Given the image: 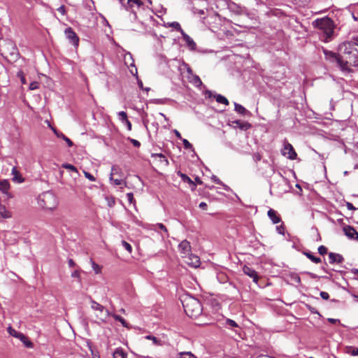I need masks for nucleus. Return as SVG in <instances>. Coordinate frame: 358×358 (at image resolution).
<instances>
[{
	"label": "nucleus",
	"instance_id": "obj_1",
	"mask_svg": "<svg viewBox=\"0 0 358 358\" xmlns=\"http://www.w3.org/2000/svg\"><path fill=\"white\" fill-rule=\"evenodd\" d=\"M315 29H318L319 38L324 43L331 42L336 37V24L332 18L325 16L312 22Z\"/></svg>",
	"mask_w": 358,
	"mask_h": 358
},
{
	"label": "nucleus",
	"instance_id": "obj_2",
	"mask_svg": "<svg viewBox=\"0 0 358 358\" xmlns=\"http://www.w3.org/2000/svg\"><path fill=\"white\" fill-rule=\"evenodd\" d=\"M325 59L335 69H338L344 76L354 72L352 64L348 59L341 55V53L322 48Z\"/></svg>",
	"mask_w": 358,
	"mask_h": 358
},
{
	"label": "nucleus",
	"instance_id": "obj_3",
	"mask_svg": "<svg viewBox=\"0 0 358 358\" xmlns=\"http://www.w3.org/2000/svg\"><path fill=\"white\" fill-rule=\"evenodd\" d=\"M181 301L184 310L189 317H196L201 313V303L194 296L187 295Z\"/></svg>",
	"mask_w": 358,
	"mask_h": 358
},
{
	"label": "nucleus",
	"instance_id": "obj_4",
	"mask_svg": "<svg viewBox=\"0 0 358 358\" xmlns=\"http://www.w3.org/2000/svg\"><path fill=\"white\" fill-rule=\"evenodd\" d=\"M337 52L345 57L348 61L354 63L357 62L358 59V47H356L353 41H344L340 43L337 47Z\"/></svg>",
	"mask_w": 358,
	"mask_h": 358
},
{
	"label": "nucleus",
	"instance_id": "obj_5",
	"mask_svg": "<svg viewBox=\"0 0 358 358\" xmlns=\"http://www.w3.org/2000/svg\"><path fill=\"white\" fill-rule=\"evenodd\" d=\"M37 202L41 208L50 210L56 208L59 203L57 196L52 191H46L39 194Z\"/></svg>",
	"mask_w": 358,
	"mask_h": 358
},
{
	"label": "nucleus",
	"instance_id": "obj_6",
	"mask_svg": "<svg viewBox=\"0 0 358 358\" xmlns=\"http://www.w3.org/2000/svg\"><path fill=\"white\" fill-rule=\"evenodd\" d=\"M7 331L10 336L18 338L26 348H34V343L23 333L16 331L11 326L7 328Z\"/></svg>",
	"mask_w": 358,
	"mask_h": 358
},
{
	"label": "nucleus",
	"instance_id": "obj_7",
	"mask_svg": "<svg viewBox=\"0 0 358 358\" xmlns=\"http://www.w3.org/2000/svg\"><path fill=\"white\" fill-rule=\"evenodd\" d=\"M281 154L291 160H294L297 158V153L296 152L294 147L287 141L284 142Z\"/></svg>",
	"mask_w": 358,
	"mask_h": 358
},
{
	"label": "nucleus",
	"instance_id": "obj_8",
	"mask_svg": "<svg viewBox=\"0 0 358 358\" xmlns=\"http://www.w3.org/2000/svg\"><path fill=\"white\" fill-rule=\"evenodd\" d=\"M64 34L69 43L75 48H77L79 45V37L73 28L67 27L64 31Z\"/></svg>",
	"mask_w": 358,
	"mask_h": 358
},
{
	"label": "nucleus",
	"instance_id": "obj_9",
	"mask_svg": "<svg viewBox=\"0 0 358 358\" xmlns=\"http://www.w3.org/2000/svg\"><path fill=\"white\" fill-rule=\"evenodd\" d=\"M243 272L244 274L251 278L255 283H258L259 276L258 273L253 268L244 265L243 267Z\"/></svg>",
	"mask_w": 358,
	"mask_h": 358
},
{
	"label": "nucleus",
	"instance_id": "obj_10",
	"mask_svg": "<svg viewBox=\"0 0 358 358\" xmlns=\"http://www.w3.org/2000/svg\"><path fill=\"white\" fill-rule=\"evenodd\" d=\"M206 95L208 98H211L212 96H213L215 99L216 101L219 103H222L225 106H228L229 104V101H228V99L224 96L220 94H215L213 95L212 91L207 90L206 91Z\"/></svg>",
	"mask_w": 358,
	"mask_h": 358
},
{
	"label": "nucleus",
	"instance_id": "obj_11",
	"mask_svg": "<svg viewBox=\"0 0 358 358\" xmlns=\"http://www.w3.org/2000/svg\"><path fill=\"white\" fill-rule=\"evenodd\" d=\"M343 231L348 238L358 241V232L353 227L346 225L343 227Z\"/></svg>",
	"mask_w": 358,
	"mask_h": 358
},
{
	"label": "nucleus",
	"instance_id": "obj_12",
	"mask_svg": "<svg viewBox=\"0 0 358 358\" xmlns=\"http://www.w3.org/2000/svg\"><path fill=\"white\" fill-rule=\"evenodd\" d=\"M182 39L185 41L186 45L189 50L194 51L196 48V44L194 41L185 31L181 34Z\"/></svg>",
	"mask_w": 358,
	"mask_h": 358
},
{
	"label": "nucleus",
	"instance_id": "obj_13",
	"mask_svg": "<svg viewBox=\"0 0 358 358\" xmlns=\"http://www.w3.org/2000/svg\"><path fill=\"white\" fill-rule=\"evenodd\" d=\"M329 259V264H341L344 261L343 257L336 252H330L328 253Z\"/></svg>",
	"mask_w": 358,
	"mask_h": 358
},
{
	"label": "nucleus",
	"instance_id": "obj_14",
	"mask_svg": "<svg viewBox=\"0 0 358 358\" xmlns=\"http://www.w3.org/2000/svg\"><path fill=\"white\" fill-rule=\"evenodd\" d=\"M234 110L244 116V117H250L252 115V113L250 111H249L248 110H247L243 106H242L241 104L240 103H238L236 102H234Z\"/></svg>",
	"mask_w": 358,
	"mask_h": 358
},
{
	"label": "nucleus",
	"instance_id": "obj_15",
	"mask_svg": "<svg viewBox=\"0 0 358 358\" xmlns=\"http://www.w3.org/2000/svg\"><path fill=\"white\" fill-rule=\"evenodd\" d=\"M52 130L53 133L55 134V136L57 137L60 138L62 140H64L66 143L67 145L69 148H71L73 146V145H74L73 142L69 137L65 136L62 132L58 131L57 129H55L54 127H52Z\"/></svg>",
	"mask_w": 358,
	"mask_h": 358
},
{
	"label": "nucleus",
	"instance_id": "obj_16",
	"mask_svg": "<svg viewBox=\"0 0 358 358\" xmlns=\"http://www.w3.org/2000/svg\"><path fill=\"white\" fill-rule=\"evenodd\" d=\"M267 215L273 224H278L281 222L280 216L274 209L270 208L267 212Z\"/></svg>",
	"mask_w": 358,
	"mask_h": 358
},
{
	"label": "nucleus",
	"instance_id": "obj_17",
	"mask_svg": "<svg viewBox=\"0 0 358 358\" xmlns=\"http://www.w3.org/2000/svg\"><path fill=\"white\" fill-rule=\"evenodd\" d=\"M177 175L181 178L182 181L189 184L192 189L196 188V183L185 173H182L180 171L177 172Z\"/></svg>",
	"mask_w": 358,
	"mask_h": 358
},
{
	"label": "nucleus",
	"instance_id": "obj_18",
	"mask_svg": "<svg viewBox=\"0 0 358 358\" xmlns=\"http://www.w3.org/2000/svg\"><path fill=\"white\" fill-rule=\"evenodd\" d=\"M11 173L13 175V180L16 183H22L24 182V178L22 174L17 171L15 166L13 167Z\"/></svg>",
	"mask_w": 358,
	"mask_h": 358
},
{
	"label": "nucleus",
	"instance_id": "obj_19",
	"mask_svg": "<svg viewBox=\"0 0 358 358\" xmlns=\"http://www.w3.org/2000/svg\"><path fill=\"white\" fill-rule=\"evenodd\" d=\"M178 248L181 253L187 255L191 250L190 243L187 240H184L180 243Z\"/></svg>",
	"mask_w": 358,
	"mask_h": 358
},
{
	"label": "nucleus",
	"instance_id": "obj_20",
	"mask_svg": "<svg viewBox=\"0 0 358 358\" xmlns=\"http://www.w3.org/2000/svg\"><path fill=\"white\" fill-rule=\"evenodd\" d=\"M189 82L196 87L201 88L203 84L199 76L194 74L192 76H187Z\"/></svg>",
	"mask_w": 358,
	"mask_h": 358
},
{
	"label": "nucleus",
	"instance_id": "obj_21",
	"mask_svg": "<svg viewBox=\"0 0 358 358\" xmlns=\"http://www.w3.org/2000/svg\"><path fill=\"white\" fill-rule=\"evenodd\" d=\"M124 60L126 65L135 68L136 74H137V69L134 64L133 55L129 52L125 53Z\"/></svg>",
	"mask_w": 358,
	"mask_h": 358
},
{
	"label": "nucleus",
	"instance_id": "obj_22",
	"mask_svg": "<svg viewBox=\"0 0 358 358\" xmlns=\"http://www.w3.org/2000/svg\"><path fill=\"white\" fill-rule=\"evenodd\" d=\"M150 103L155 104H167V103H176V101L169 98L163 99H152L149 101Z\"/></svg>",
	"mask_w": 358,
	"mask_h": 358
},
{
	"label": "nucleus",
	"instance_id": "obj_23",
	"mask_svg": "<svg viewBox=\"0 0 358 358\" xmlns=\"http://www.w3.org/2000/svg\"><path fill=\"white\" fill-rule=\"evenodd\" d=\"M233 124H235L236 127L243 131H246L251 127V124L248 122H243L241 120H236L232 122Z\"/></svg>",
	"mask_w": 358,
	"mask_h": 358
},
{
	"label": "nucleus",
	"instance_id": "obj_24",
	"mask_svg": "<svg viewBox=\"0 0 358 358\" xmlns=\"http://www.w3.org/2000/svg\"><path fill=\"white\" fill-rule=\"evenodd\" d=\"M303 254L309 259L312 262L315 264H319L322 262L321 259L318 257H316L314 255V254L309 251V250H305L303 252Z\"/></svg>",
	"mask_w": 358,
	"mask_h": 358
},
{
	"label": "nucleus",
	"instance_id": "obj_25",
	"mask_svg": "<svg viewBox=\"0 0 358 358\" xmlns=\"http://www.w3.org/2000/svg\"><path fill=\"white\" fill-rule=\"evenodd\" d=\"M10 188V183L8 180L3 179L0 180V191L4 194H8V189Z\"/></svg>",
	"mask_w": 358,
	"mask_h": 358
},
{
	"label": "nucleus",
	"instance_id": "obj_26",
	"mask_svg": "<svg viewBox=\"0 0 358 358\" xmlns=\"http://www.w3.org/2000/svg\"><path fill=\"white\" fill-rule=\"evenodd\" d=\"M223 325L224 327H226L229 329H231V330H233L234 328L239 327L238 323L236 321H234L231 319H229V318H227L224 320Z\"/></svg>",
	"mask_w": 358,
	"mask_h": 358
},
{
	"label": "nucleus",
	"instance_id": "obj_27",
	"mask_svg": "<svg viewBox=\"0 0 358 358\" xmlns=\"http://www.w3.org/2000/svg\"><path fill=\"white\" fill-rule=\"evenodd\" d=\"M189 259L190 260L189 262H188V264L190 265L192 267L197 268L200 265V259L198 256L191 254Z\"/></svg>",
	"mask_w": 358,
	"mask_h": 358
},
{
	"label": "nucleus",
	"instance_id": "obj_28",
	"mask_svg": "<svg viewBox=\"0 0 358 358\" xmlns=\"http://www.w3.org/2000/svg\"><path fill=\"white\" fill-rule=\"evenodd\" d=\"M90 300L92 303L91 308L94 310H99L102 312L104 310V306L96 302L91 296H90Z\"/></svg>",
	"mask_w": 358,
	"mask_h": 358
},
{
	"label": "nucleus",
	"instance_id": "obj_29",
	"mask_svg": "<svg viewBox=\"0 0 358 358\" xmlns=\"http://www.w3.org/2000/svg\"><path fill=\"white\" fill-rule=\"evenodd\" d=\"M165 26L168 27H172L175 30L179 31L180 34L184 32V30L181 28V26H180V23L178 22L175 21V22H168L166 24V25H165Z\"/></svg>",
	"mask_w": 358,
	"mask_h": 358
},
{
	"label": "nucleus",
	"instance_id": "obj_30",
	"mask_svg": "<svg viewBox=\"0 0 358 358\" xmlns=\"http://www.w3.org/2000/svg\"><path fill=\"white\" fill-rule=\"evenodd\" d=\"M113 356V358H127V353L122 348H117Z\"/></svg>",
	"mask_w": 358,
	"mask_h": 358
},
{
	"label": "nucleus",
	"instance_id": "obj_31",
	"mask_svg": "<svg viewBox=\"0 0 358 358\" xmlns=\"http://www.w3.org/2000/svg\"><path fill=\"white\" fill-rule=\"evenodd\" d=\"M345 353L351 356H358V348L355 346H347L345 348Z\"/></svg>",
	"mask_w": 358,
	"mask_h": 358
},
{
	"label": "nucleus",
	"instance_id": "obj_32",
	"mask_svg": "<svg viewBox=\"0 0 358 358\" xmlns=\"http://www.w3.org/2000/svg\"><path fill=\"white\" fill-rule=\"evenodd\" d=\"M0 216L2 218L8 219L11 217V213L6 210L5 206H0Z\"/></svg>",
	"mask_w": 358,
	"mask_h": 358
},
{
	"label": "nucleus",
	"instance_id": "obj_33",
	"mask_svg": "<svg viewBox=\"0 0 358 358\" xmlns=\"http://www.w3.org/2000/svg\"><path fill=\"white\" fill-rule=\"evenodd\" d=\"M113 317L115 321L120 322L124 327L127 328L129 327L127 322L121 315L114 314L113 315Z\"/></svg>",
	"mask_w": 358,
	"mask_h": 358
},
{
	"label": "nucleus",
	"instance_id": "obj_34",
	"mask_svg": "<svg viewBox=\"0 0 358 358\" xmlns=\"http://www.w3.org/2000/svg\"><path fill=\"white\" fill-rule=\"evenodd\" d=\"M117 169V166L116 165H113L111 168V171L112 173H110V180H113V182L115 185H120L122 183V179H115L113 180V178H112V176H113V173L114 172H116Z\"/></svg>",
	"mask_w": 358,
	"mask_h": 358
},
{
	"label": "nucleus",
	"instance_id": "obj_35",
	"mask_svg": "<svg viewBox=\"0 0 358 358\" xmlns=\"http://www.w3.org/2000/svg\"><path fill=\"white\" fill-rule=\"evenodd\" d=\"M181 140L182 141L184 148L185 150H191L194 152V154L196 155L194 149L192 145L189 142V141L185 138H182Z\"/></svg>",
	"mask_w": 358,
	"mask_h": 358
},
{
	"label": "nucleus",
	"instance_id": "obj_36",
	"mask_svg": "<svg viewBox=\"0 0 358 358\" xmlns=\"http://www.w3.org/2000/svg\"><path fill=\"white\" fill-rule=\"evenodd\" d=\"M152 157H159L160 158L161 162H165L166 165H169V161L165 157V155L162 153H152Z\"/></svg>",
	"mask_w": 358,
	"mask_h": 358
},
{
	"label": "nucleus",
	"instance_id": "obj_37",
	"mask_svg": "<svg viewBox=\"0 0 358 358\" xmlns=\"http://www.w3.org/2000/svg\"><path fill=\"white\" fill-rule=\"evenodd\" d=\"M62 167H63L64 169H67V170H69V171H72V172H76V173H77V172H78L77 168H76L74 165H73V164H69V163H64V164H62Z\"/></svg>",
	"mask_w": 358,
	"mask_h": 358
},
{
	"label": "nucleus",
	"instance_id": "obj_38",
	"mask_svg": "<svg viewBox=\"0 0 358 358\" xmlns=\"http://www.w3.org/2000/svg\"><path fill=\"white\" fill-rule=\"evenodd\" d=\"M145 338L148 340H151V341L153 342V343L156 345H159L161 344V341L158 338L152 336V335H147L145 336Z\"/></svg>",
	"mask_w": 358,
	"mask_h": 358
},
{
	"label": "nucleus",
	"instance_id": "obj_39",
	"mask_svg": "<svg viewBox=\"0 0 358 358\" xmlns=\"http://www.w3.org/2000/svg\"><path fill=\"white\" fill-rule=\"evenodd\" d=\"M132 3H134L136 4L138 7H141L142 5H143V2L141 1L140 0H128L127 1V8H131L132 7Z\"/></svg>",
	"mask_w": 358,
	"mask_h": 358
},
{
	"label": "nucleus",
	"instance_id": "obj_40",
	"mask_svg": "<svg viewBox=\"0 0 358 358\" xmlns=\"http://www.w3.org/2000/svg\"><path fill=\"white\" fill-rule=\"evenodd\" d=\"M179 358H197V357L191 352H182L180 353Z\"/></svg>",
	"mask_w": 358,
	"mask_h": 358
},
{
	"label": "nucleus",
	"instance_id": "obj_41",
	"mask_svg": "<svg viewBox=\"0 0 358 358\" xmlns=\"http://www.w3.org/2000/svg\"><path fill=\"white\" fill-rule=\"evenodd\" d=\"M289 277L291 278L292 280L294 281L295 282H296L297 284H301V278L300 276L299 275V274L296 273H291L289 274Z\"/></svg>",
	"mask_w": 358,
	"mask_h": 358
},
{
	"label": "nucleus",
	"instance_id": "obj_42",
	"mask_svg": "<svg viewBox=\"0 0 358 358\" xmlns=\"http://www.w3.org/2000/svg\"><path fill=\"white\" fill-rule=\"evenodd\" d=\"M306 308L312 313L318 315L320 317H322V315L320 313V312L314 307L310 306V304L306 303Z\"/></svg>",
	"mask_w": 358,
	"mask_h": 358
},
{
	"label": "nucleus",
	"instance_id": "obj_43",
	"mask_svg": "<svg viewBox=\"0 0 358 358\" xmlns=\"http://www.w3.org/2000/svg\"><path fill=\"white\" fill-rule=\"evenodd\" d=\"M182 66H183L184 69H186L187 73L188 74L187 76H192V75H194L193 71L188 64H187L185 62H182Z\"/></svg>",
	"mask_w": 358,
	"mask_h": 358
},
{
	"label": "nucleus",
	"instance_id": "obj_44",
	"mask_svg": "<svg viewBox=\"0 0 358 358\" xmlns=\"http://www.w3.org/2000/svg\"><path fill=\"white\" fill-rule=\"evenodd\" d=\"M119 120L124 123L125 121L128 120L127 114L124 111H120L118 113Z\"/></svg>",
	"mask_w": 358,
	"mask_h": 358
},
{
	"label": "nucleus",
	"instance_id": "obj_45",
	"mask_svg": "<svg viewBox=\"0 0 358 358\" xmlns=\"http://www.w3.org/2000/svg\"><path fill=\"white\" fill-rule=\"evenodd\" d=\"M156 228L158 229H160L162 231H164V233H166V236H169L167 228H166V227L164 224H162V223H157L156 224Z\"/></svg>",
	"mask_w": 358,
	"mask_h": 358
},
{
	"label": "nucleus",
	"instance_id": "obj_46",
	"mask_svg": "<svg viewBox=\"0 0 358 358\" xmlns=\"http://www.w3.org/2000/svg\"><path fill=\"white\" fill-rule=\"evenodd\" d=\"M275 229L279 234L285 235V228L283 223H282L280 225L276 226Z\"/></svg>",
	"mask_w": 358,
	"mask_h": 358
},
{
	"label": "nucleus",
	"instance_id": "obj_47",
	"mask_svg": "<svg viewBox=\"0 0 358 358\" xmlns=\"http://www.w3.org/2000/svg\"><path fill=\"white\" fill-rule=\"evenodd\" d=\"M122 245L124 248V249L128 251L129 253L132 252V246L130 243L127 242L126 241H122Z\"/></svg>",
	"mask_w": 358,
	"mask_h": 358
},
{
	"label": "nucleus",
	"instance_id": "obj_48",
	"mask_svg": "<svg viewBox=\"0 0 358 358\" xmlns=\"http://www.w3.org/2000/svg\"><path fill=\"white\" fill-rule=\"evenodd\" d=\"M90 262L92 263V267L93 270L94 271V272L96 273H100L101 267L99 266V265L97 264L96 263H95L92 259H90Z\"/></svg>",
	"mask_w": 358,
	"mask_h": 358
},
{
	"label": "nucleus",
	"instance_id": "obj_49",
	"mask_svg": "<svg viewBox=\"0 0 358 358\" xmlns=\"http://www.w3.org/2000/svg\"><path fill=\"white\" fill-rule=\"evenodd\" d=\"M317 250H318V253L320 255H324L327 254V252H328L327 248L322 245L318 247Z\"/></svg>",
	"mask_w": 358,
	"mask_h": 358
},
{
	"label": "nucleus",
	"instance_id": "obj_50",
	"mask_svg": "<svg viewBox=\"0 0 358 358\" xmlns=\"http://www.w3.org/2000/svg\"><path fill=\"white\" fill-rule=\"evenodd\" d=\"M127 141H129L135 148H139L141 146V143L136 139L131 138V137H128Z\"/></svg>",
	"mask_w": 358,
	"mask_h": 358
},
{
	"label": "nucleus",
	"instance_id": "obj_51",
	"mask_svg": "<svg viewBox=\"0 0 358 358\" xmlns=\"http://www.w3.org/2000/svg\"><path fill=\"white\" fill-rule=\"evenodd\" d=\"M83 172H84V175H85V178H87L88 180H90V181L96 180L95 177L92 173H90V172L86 171H84Z\"/></svg>",
	"mask_w": 358,
	"mask_h": 358
},
{
	"label": "nucleus",
	"instance_id": "obj_52",
	"mask_svg": "<svg viewBox=\"0 0 358 358\" xmlns=\"http://www.w3.org/2000/svg\"><path fill=\"white\" fill-rule=\"evenodd\" d=\"M126 196H127V201H129V203H134L135 200H134V194L132 192L127 193Z\"/></svg>",
	"mask_w": 358,
	"mask_h": 358
},
{
	"label": "nucleus",
	"instance_id": "obj_53",
	"mask_svg": "<svg viewBox=\"0 0 358 358\" xmlns=\"http://www.w3.org/2000/svg\"><path fill=\"white\" fill-rule=\"evenodd\" d=\"M320 296L324 300H328L329 299V294L327 292L321 291Z\"/></svg>",
	"mask_w": 358,
	"mask_h": 358
},
{
	"label": "nucleus",
	"instance_id": "obj_54",
	"mask_svg": "<svg viewBox=\"0 0 358 358\" xmlns=\"http://www.w3.org/2000/svg\"><path fill=\"white\" fill-rule=\"evenodd\" d=\"M57 11L59 12L62 15H66V7L64 5L60 6L57 9Z\"/></svg>",
	"mask_w": 358,
	"mask_h": 358
},
{
	"label": "nucleus",
	"instance_id": "obj_55",
	"mask_svg": "<svg viewBox=\"0 0 358 358\" xmlns=\"http://www.w3.org/2000/svg\"><path fill=\"white\" fill-rule=\"evenodd\" d=\"M211 180L217 185L222 184V181L220 180L216 176L213 175L211 177Z\"/></svg>",
	"mask_w": 358,
	"mask_h": 358
},
{
	"label": "nucleus",
	"instance_id": "obj_56",
	"mask_svg": "<svg viewBox=\"0 0 358 358\" xmlns=\"http://www.w3.org/2000/svg\"><path fill=\"white\" fill-rule=\"evenodd\" d=\"M345 206L349 210H355L357 208L349 201L345 202Z\"/></svg>",
	"mask_w": 358,
	"mask_h": 358
},
{
	"label": "nucleus",
	"instance_id": "obj_57",
	"mask_svg": "<svg viewBox=\"0 0 358 358\" xmlns=\"http://www.w3.org/2000/svg\"><path fill=\"white\" fill-rule=\"evenodd\" d=\"M123 124L127 127V128L129 131L131 130L132 124H131V122L129 120L125 121Z\"/></svg>",
	"mask_w": 358,
	"mask_h": 358
},
{
	"label": "nucleus",
	"instance_id": "obj_58",
	"mask_svg": "<svg viewBox=\"0 0 358 358\" xmlns=\"http://www.w3.org/2000/svg\"><path fill=\"white\" fill-rule=\"evenodd\" d=\"M268 171L267 176H270L271 175L275 173V170L273 166L268 165Z\"/></svg>",
	"mask_w": 358,
	"mask_h": 358
},
{
	"label": "nucleus",
	"instance_id": "obj_59",
	"mask_svg": "<svg viewBox=\"0 0 358 358\" xmlns=\"http://www.w3.org/2000/svg\"><path fill=\"white\" fill-rule=\"evenodd\" d=\"M91 354H92V355L93 358H94V357H97V358L99 357V358H100V357H99V351H98L97 350H96V349H94V350H92V351H91Z\"/></svg>",
	"mask_w": 358,
	"mask_h": 358
},
{
	"label": "nucleus",
	"instance_id": "obj_60",
	"mask_svg": "<svg viewBox=\"0 0 358 358\" xmlns=\"http://www.w3.org/2000/svg\"><path fill=\"white\" fill-rule=\"evenodd\" d=\"M71 277L74 278H80V272L78 270L74 271L71 273Z\"/></svg>",
	"mask_w": 358,
	"mask_h": 358
},
{
	"label": "nucleus",
	"instance_id": "obj_61",
	"mask_svg": "<svg viewBox=\"0 0 358 358\" xmlns=\"http://www.w3.org/2000/svg\"><path fill=\"white\" fill-rule=\"evenodd\" d=\"M327 321L331 324H336L340 323L339 319H334V318H328Z\"/></svg>",
	"mask_w": 358,
	"mask_h": 358
},
{
	"label": "nucleus",
	"instance_id": "obj_62",
	"mask_svg": "<svg viewBox=\"0 0 358 358\" xmlns=\"http://www.w3.org/2000/svg\"><path fill=\"white\" fill-rule=\"evenodd\" d=\"M303 273L308 275L313 279H315V278H318V276L316 274L309 272V271H305V272H303Z\"/></svg>",
	"mask_w": 358,
	"mask_h": 358
},
{
	"label": "nucleus",
	"instance_id": "obj_63",
	"mask_svg": "<svg viewBox=\"0 0 358 358\" xmlns=\"http://www.w3.org/2000/svg\"><path fill=\"white\" fill-rule=\"evenodd\" d=\"M86 345L87 347L88 348V349L90 350V351L91 352L92 350H94V348H93L92 346V342L90 341V340H87L86 341Z\"/></svg>",
	"mask_w": 358,
	"mask_h": 358
},
{
	"label": "nucleus",
	"instance_id": "obj_64",
	"mask_svg": "<svg viewBox=\"0 0 358 358\" xmlns=\"http://www.w3.org/2000/svg\"><path fill=\"white\" fill-rule=\"evenodd\" d=\"M207 203L206 202H201L199 204V207L202 209V210H206L207 209Z\"/></svg>",
	"mask_w": 358,
	"mask_h": 358
}]
</instances>
